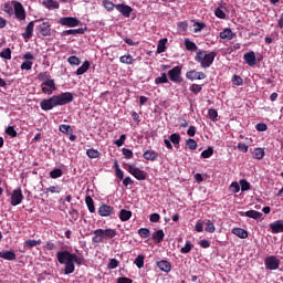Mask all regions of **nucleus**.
<instances>
[{
	"label": "nucleus",
	"mask_w": 283,
	"mask_h": 283,
	"mask_svg": "<svg viewBox=\"0 0 283 283\" xmlns=\"http://www.w3.org/2000/svg\"><path fill=\"white\" fill-rule=\"evenodd\" d=\"M57 262L60 264H64V275H72L77 266H82L83 258L76 255V253H72L67 250L60 251L56 253Z\"/></svg>",
	"instance_id": "nucleus-1"
},
{
	"label": "nucleus",
	"mask_w": 283,
	"mask_h": 283,
	"mask_svg": "<svg viewBox=\"0 0 283 283\" xmlns=\"http://www.w3.org/2000/svg\"><path fill=\"white\" fill-rule=\"evenodd\" d=\"M72 101H74V94L65 92L60 95H53L46 99H42L40 102V107L43 109V112H50L51 109H54V107L70 105Z\"/></svg>",
	"instance_id": "nucleus-2"
},
{
	"label": "nucleus",
	"mask_w": 283,
	"mask_h": 283,
	"mask_svg": "<svg viewBox=\"0 0 283 283\" xmlns=\"http://www.w3.org/2000/svg\"><path fill=\"white\" fill-rule=\"evenodd\" d=\"M216 56H218V53L216 51L209 52L206 50H199L196 53L195 61L196 63H199L203 70H207L210 65H213Z\"/></svg>",
	"instance_id": "nucleus-3"
},
{
	"label": "nucleus",
	"mask_w": 283,
	"mask_h": 283,
	"mask_svg": "<svg viewBox=\"0 0 283 283\" xmlns=\"http://www.w3.org/2000/svg\"><path fill=\"white\" fill-rule=\"evenodd\" d=\"M39 81H42L41 83V90L43 94H46L48 96H52L54 92H56V82L52 80V75L48 73H40L38 75Z\"/></svg>",
	"instance_id": "nucleus-4"
},
{
	"label": "nucleus",
	"mask_w": 283,
	"mask_h": 283,
	"mask_svg": "<svg viewBox=\"0 0 283 283\" xmlns=\"http://www.w3.org/2000/svg\"><path fill=\"white\" fill-rule=\"evenodd\" d=\"M94 237L92 238V242L95 244H101L105 242V240H113L115 235H117L116 229L107 228V229H96L94 230Z\"/></svg>",
	"instance_id": "nucleus-5"
},
{
	"label": "nucleus",
	"mask_w": 283,
	"mask_h": 283,
	"mask_svg": "<svg viewBox=\"0 0 283 283\" xmlns=\"http://www.w3.org/2000/svg\"><path fill=\"white\" fill-rule=\"evenodd\" d=\"M124 165L125 167H127L128 174L134 176L136 180H147V172H145V170H142L140 168H136L129 164H124Z\"/></svg>",
	"instance_id": "nucleus-6"
},
{
	"label": "nucleus",
	"mask_w": 283,
	"mask_h": 283,
	"mask_svg": "<svg viewBox=\"0 0 283 283\" xmlns=\"http://www.w3.org/2000/svg\"><path fill=\"white\" fill-rule=\"evenodd\" d=\"M168 76L172 83H182V67H172L170 71H168Z\"/></svg>",
	"instance_id": "nucleus-7"
},
{
	"label": "nucleus",
	"mask_w": 283,
	"mask_h": 283,
	"mask_svg": "<svg viewBox=\"0 0 283 283\" xmlns=\"http://www.w3.org/2000/svg\"><path fill=\"white\" fill-rule=\"evenodd\" d=\"M59 24L65 28H77V25H81V20L74 17H63L60 19Z\"/></svg>",
	"instance_id": "nucleus-8"
},
{
	"label": "nucleus",
	"mask_w": 283,
	"mask_h": 283,
	"mask_svg": "<svg viewBox=\"0 0 283 283\" xmlns=\"http://www.w3.org/2000/svg\"><path fill=\"white\" fill-rule=\"evenodd\" d=\"M23 190L21 188H17L11 193V205L12 207H18V205H21L23 202Z\"/></svg>",
	"instance_id": "nucleus-9"
},
{
	"label": "nucleus",
	"mask_w": 283,
	"mask_h": 283,
	"mask_svg": "<svg viewBox=\"0 0 283 283\" xmlns=\"http://www.w3.org/2000/svg\"><path fill=\"white\" fill-rule=\"evenodd\" d=\"M38 34L41 36H52V25L50 22H43L36 27Z\"/></svg>",
	"instance_id": "nucleus-10"
},
{
	"label": "nucleus",
	"mask_w": 283,
	"mask_h": 283,
	"mask_svg": "<svg viewBox=\"0 0 283 283\" xmlns=\"http://www.w3.org/2000/svg\"><path fill=\"white\" fill-rule=\"evenodd\" d=\"M14 15L18 21H25V8H23V4L21 2H14Z\"/></svg>",
	"instance_id": "nucleus-11"
},
{
	"label": "nucleus",
	"mask_w": 283,
	"mask_h": 283,
	"mask_svg": "<svg viewBox=\"0 0 283 283\" xmlns=\"http://www.w3.org/2000/svg\"><path fill=\"white\" fill-rule=\"evenodd\" d=\"M186 78H188V81H205V78H207V74H205V72L192 70L186 73Z\"/></svg>",
	"instance_id": "nucleus-12"
},
{
	"label": "nucleus",
	"mask_w": 283,
	"mask_h": 283,
	"mask_svg": "<svg viewBox=\"0 0 283 283\" xmlns=\"http://www.w3.org/2000/svg\"><path fill=\"white\" fill-rule=\"evenodd\" d=\"M265 266L270 271H277L280 269V260L277 256H268L265 258Z\"/></svg>",
	"instance_id": "nucleus-13"
},
{
	"label": "nucleus",
	"mask_w": 283,
	"mask_h": 283,
	"mask_svg": "<svg viewBox=\"0 0 283 283\" xmlns=\"http://www.w3.org/2000/svg\"><path fill=\"white\" fill-rule=\"evenodd\" d=\"M114 207L107 206L106 203H103L98 208V216L102 218H108V216H114Z\"/></svg>",
	"instance_id": "nucleus-14"
},
{
	"label": "nucleus",
	"mask_w": 283,
	"mask_h": 283,
	"mask_svg": "<svg viewBox=\"0 0 283 283\" xmlns=\"http://www.w3.org/2000/svg\"><path fill=\"white\" fill-rule=\"evenodd\" d=\"M39 22V20L31 21L28 23L25 27L24 33H22V38L24 39L25 42L30 41L32 39V34H34V23Z\"/></svg>",
	"instance_id": "nucleus-15"
},
{
	"label": "nucleus",
	"mask_w": 283,
	"mask_h": 283,
	"mask_svg": "<svg viewBox=\"0 0 283 283\" xmlns=\"http://www.w3.org/2000/svg\"><path fill=\"white\" fill-rule=\"evenodd\" d=\"M115 9L117 10V12H120V14H123V17L129 18L132 12H134V9H132V7L127 6V4H116Z\"/></svg>",
	"instance_id": "nucleus-16"
},
{
	"label": "nucleus",
	"mask_w": 283,
	"mask_h": 283,
	"mask_svg": "<svg viewBox=\"0 0 283 283\" xmlns=\"http://www.w3.org/2000/svg\"><path fill=\"white\" fill-rule=\"evenodd\" d=\"M244 63L247 65H250V67H253V65L258 64V60L255 57V52L250 51L243 55Z\"/></svg>",
	"instance_id": "nucleus-17"
},
{
	"label": "nucleus",
	"mask_w": 283,
	"mask_h": 283,
	"mask_svg": "<svg viewBox=\"0 0 283 283\" xmlns=\"http://www.w3.org/2000/svg\"><path fill=\"white\" fill-rule=\"evenodd\" d=\"M240 216H245V218H252V220H260L262 218V212L256 210H248V211H241L239 212Z\"/></svg>",
	"instance_id": "nucleus-18"
},
{
	"label": "nucleus",
	"mask_w": 283,
	"mask_h": 283,
	"mask_svg": "<svg viewBox=\"0 0 283 283\" xmlns=\"http://www.w3.org/2000/svg\"><path fill=\"white\" fill-rule=\"evenodd\" d=\"M84 32H87V28L64 30L62 32V36H67L70 34H72L73 36H76L78 34H83Z\"/></svg>",
	"instance_id": "nucleus-19"
},
{
	"label": "nucleus",
	"mask_w": 283,
	"mask_h": 283,
	"mask_svg": "<svg viewBox=\"0 0 283 283\" xmlns=\"http://www.w3.org/2000/svg\"><path fill=\"white\" fill-rule=\"evenodd\" d=\"M272 233H283V220H277L270 223Z\"/></svg>",
	"instance_id": "nucleus-20"
},
{
	"label": "nucleus",
	"mask_w": 283,
	"mask_h": 283,
	"mask_svg": "<svg viewBox=\"0 0 283 283\" xmlns=\"http://www.w3.org/2000/svg\"><path fill=\"white\" fill-rule=\"evenodd\" d=\"M0 258H2V260H8L9 262H12L17 260V253H14V250L0 252Z\"/></svg>",
	"instance_id": "nucleus-21"
},
{
	"label": "nucleus",
	"mask_w": 283,
	"mask_h": 283,
	"mask_svg": "<svg viewBox=\"0 0 283 283\" xmlns=\"http://www.w3.org/2000/svg\"><path fill=\"white\" fill-rule=\"evenodd\" d=\"M157 266L164 273H169L171 271V263L169 261H165V260L158 261Z\"/></svg>",
	"instance_id": "nucleus-22"
},
{
	"label": "nucleus",
	"mask_w": 283,
	"mask_h": 283,
	"mask_svg": "<svg viewBox=\"0 0 283 283\" xmlns=\"http://www.w3.org/2000/svg\"><path fill=\"white\" fill-rule=\"evenodd\" d=\"M143 158H145V160H150L151 163H154L155 160H158V151H156V150H146L143 154Z\"/></svg>",
	"instance_id": "nucleus-23"
},
{
	"label": "nucleus",
	"mask_w": 283,
	"mask_h": 283,
	"mask_svg": "<svg viewBox=\"0 0 283 283\" xmlns=\"http://www.w3.org/2000/svg\"><path fill=\"white\" fill-rule=\"evenodd\" d=\"M42 6H44V8L48 10H59L60 8L59 2L54 0H43Z\"/></svg>",
	"instance_id": "nucleus-24"
},
{
	"label": "nucleus",
	"mask_w": 283,
	"mask_h": 283,
	"mask_svg": "<svg viewBox=\"0 0 283 283\" xmlns=\"http://www.w3.org/2000/svg\"><path fill=\"white\" fill-rule=\"evenodd\" d=\"M232 233L233 235L241 238V240H247V238H249V232L242 228H233Z\"/></svg>",
	"instance_id": "nucleus-25"
},
{
	"label": "nucleus",
	"mask_w": 283,
	"mask_h": 283,
	"mask_svg": "<svg viewBox=\"0 0 283 283\" xmlns=\"http://www.w3.org/2000/svg\"><path fill=\"white\" fill-rule=\"evenodd\" d=\"M136 59L132 54L122 55L119 57V62H122L124 65H134V62Z\"/></svg>",
	"instance_id": "nucleus-26"
},
{
	"label": "nucleus",
	"mask_w": 283,
	"mask_h": 283,
	"mask_svg": "<svg viewBox=\"0 0 283 283\" xmlns=\"http://www.w3.org/2000/svg\"><path fill=\"white\" fill-rule=\"evenodd\" d=\"M132 216H133V213H132V211H129V210L122 209V210L119 211V220H120L122 222H127L128 220L132 219Z\"/></svg>",
	"instance_id": "nucleus-27"
},
{
	"label": "nucleus",
	"mask_w": 283,
	"mask_h": 283,
	"mask_svg": "<svg viewBox=\"0 0 283 283\" xmlns=\"http://www.w3.org/2000/svg\"><path fill=\"white\" fill-rule=\"evenodd\" d=\"M233 36H235V33H233V31L231 29H226L222 32H220V39L231 41V39H233Z\"/></svg>",
	"instance_id": "nucleus-28"
},
{
	"label": "nucleus",
	"mask_w": 283,
	"mask_h": 283,
	"mask_svg": "<svg viewBox=\"0 0 283 283\" xmlns=\"http://www.w3.org/2000/svg\"><path fill=\"white\" fill-rule=\"evenodd\" d=\"M90 70V61H85L75 72L76 76H83Z\"/></svg>",
	"instance_id": "nucleus-29"
},
{
	"label": "nucleus",
	"mask_w": 283,
	"mask_h": 283,
	"mask_svg": "<svg viewBox=\"0 0 283 283\" xmlns=\"http://www.w3.org/2000/svg\"><path fill=\"white\" fill-rule=\"evenodd\" d=\"M185 48L188 52H198V45L189 39L185 40Z\"/></svg>",
	"instance_id": "nucleus-30"
},
{
	"label": "nucleus",
	"mask_w": 283,
	"mask_h": 283,
	"mask_svg": "<svg viewBox=\"0 0 283 283\" xmlns=\"http://www.w3.org/2000/svg\"><path fill=\"white\" fill-rule=\"evenodd\" d=\"M252 156L255 160H262V158L266 156V153L264 151L263 148H255L252 153Z\"/></svg>",
	"instance_id": "nucleus-31"
},
{
	"label": "nucleus",
	"mask_w": 283,
	"mask_h": 283,
	"mask_svg": "<svg viewBox=\"0 0 283 283\" xmlns=\"http://www.w3.org/2000/svg\"><path fill=\"white\" fill-rule=\"evenodd\" d=\"M153 240L155 242H157V244H160V242H163V240H165V231L158 230V231L154 232Z\"/></svg>",
	"instance_id": "nucleus-32"
},
{
	"label": "nucleus",
	"mask_w": 283,
	"mask_h": 283,
	"mask_svg": "<svg viewBox=\"0 0 283 283\" xmlns=\"http://www.w3.org/2000/svg\"><path fill=\"white\" fill-rule=\"evenodd\" d=\"M85 203L87 206L90 213H96V207H94V199H92L90 196H86Z\"/></svg>",
	"instance_id": "nucleus-33"
},
{
	"label": "nucleus",
	"mask_w": 283,
	"mask_h": 283,
	"mask_svg": "<svg viewBox=\"0 0 283 283\" xmlns=\"http://www.w3.org/2000/svg\"><path fill=\"white\" fill-rule=\"evenodd\" d=\"M167 50V39H161L157 45V53L163 54Z\"/></svg>",
	"instance_id": "nucleus-34"
},
{
	"label": "nucleus",
	"mask_w": 283,
	"mask_h": 283,
	"mask_svg": "<svg viewBox=\"0 0 283 283\" xmlns=\"http://www.w3.org/2000/svg\"><path fill=\"white\" fill-rule=\"evenodd\" d=\"M0 57L10 61L12 59V50L10 48L4 49L0 52Z\"/></svg>",
	"instance_id": "nucleus-35"
},
{
	"label": "nucleus",
	"mask_w": 283,
	"mask_h": 283,
	"mask_svg": "<svg viewBox=\"0 0 283 283\" xmlns=\"http://www.w3.org/2000/svg\"><path fill=\"white\" fill-rule=\"evenodd\" d=\"M41 242H42L41 239L40 240L29 239L24 242V247H28V249H34V247H39Z\"/></svg>",
	"instance_id": "nucleus-36"
},
{
	"label": "nucleus",
	"mask_w": 283,
	"mask_h": 283,
	"mask_svg": "<svg viewBox=\"0 0 283 283\" xmlns=\"http://www.w3.org/2000/svg\"><path fill=\"white\" fill-rule=\"evenodd\" d=\"M63 176V169L55 168L50 171V178H53V180H56V178H61Z\"/></svg>",
	"instance_id": "nucleus-37"
},
{
	"label": "nucleus",
	"mask_w": 283,
	"mask_h": 283,
	"mask_svg": "<svg viewBox=\"0 0 283 283\" xmlns=\"http://www.w3.org/2000/svg\"><path fill=\"white\" fill-rule=\"evenodd\" d=\"M163 83H169V78L167 77V73H161V76L155 78L156 85H163Z\"/></svg>",
	"instance_id": "nucleus-38"
},
{
	"label": "nucleus",
	"mask_w": 283,
	"mask_h": 283,
	"mask_svg": "<svg viewBox=\"0 0 283 283\" xmlns=\"http://www.w3.org/2000/svg\"><path fill=\"white\" fill-rule=\"evenodd\" d=\"M7 136H10V138H17L19 136V133L14 129V126H8L6 128Z\"/></svg>",
	"instance_id": "nucleus-39"
},
{
	"label": "nucleus",
	"mask_w": 283,
	"mask_h": 283,
	"mask_svg": "<svg viewBox=\"0 0 283 283\" xmlns=\"http://www.w3.org/2000/svg\"><path fill=\"white\" fill-rule=\"evenodd\" d=\"M134 264H136L137 269H143V266H145V256L139 254L135 259Z\"/></svg>",
	"instance_id": "nucleus-40"
},
{
	"label": "nucleus",
	"mask_w": 283,
	"mask_h": 283,
	"mask_svg": "<svg viewBox=\"0 0 283 283\" xmlns=\"http://www.w3.org/2000/svg\"><path fill=\"white\" fill-rule=\"evenodd\" d=\"M60 132L62 134H74V129H72V126L66 125V124L60 125Z\"/></svg>",
	"instance_id": "nucleus-41"
},
{
	"label": "nucleus",
	"mask_w": 283,
	"mask_h": 283,
	"mask_svg": "<svg viewBox=\"0 0 283 283\" xmlns=\"http://www.w3.org/2000/svg\"><path fill=\"white\" fill-rule=\"evenodd\" d=\"M138 235H140L144 240H147L151 235V231L147 228H142L138 230Z\"/></svg>",
	"instance_id": "nucleus-42"
},
{
	"label": "nucleus",
	"mask_w": 283,
	"mask_h": 283,
	"mask_svg": "<svg viewBox=\"0 0 283 283\" xmlns=\"http://www.w3.org/2000/svg\"><path fill=\"white\" fill-rule=\"evenodd\" d=\"M205 231L207 233H216V226L211 220H207Z\"/></svg>",
	"instance_id": "nucleus-43"
},
{
	"label": "nucleus",
	"mask_w": 283,
	"mask_h": 283,
	"mask_svg": "<svg viewBox=\"0 0 283 283\" xmlns=\"http://www.w3.org/2000/svg\"><path fill=\"white\" fill-rule=\"evenodd\" d=\"M169 140L170 143H172V145H180V134L178 133H174L169 136Z\"/></svg>",
	"instance_id": "nucleus-44"
},
{
	"label": "nucleus",
	"mask_w": 283,
	"mask_h": 283,
	"mask_svg": "<svg viewBox=\"0 0 283 283\" xmlns=\"http://www.w3.org/2000/svg\"><path fill=\"white\" fill-rule=\"evenodd\" d=\"M86 156H88V158H98L101 153L94 148H90L86 150Z\"/></svg>",
	"instance_id": "nucleus-45"
},
{
	"label": "nucleus",
	"mask_w": 283,
	"mask_h": 283,
	"mask_svg": "<svg viewBox=\"0 0 283 283\" xmlns=\"http://www.w3.org/2000/svg\"><path fill=\"white\" fill-rule=\"evenodd\" d=\"M67 63H70V65H81V59L76 55H72L67 57Z\"/></svg>",
	"instance_id": "nucleus-46"
},
{
	"label": "nucleus",
	"mask_w": 283,
	"mask_h": 283,
	"mask_svg": "<svg viewBox=\"0 0 283 283\" xmlns=\"http://www.w3.org/2000/svg\"><path fill=\"white\" fill-rule=\"evenodd\" d=\"M186 145L188 149H191V150L198 149V142H196V139H191V138L187 139Z\"/></svg>",
	"instance_id": "nucleus-47"
},
{
	"label": "nucleus",
	"mask_w": 283,
	"mask_h": 283,
	"mask_svg": "<svg viewBox=\"0 0 283 283\" xmlns=\"http://www.w3.org/2000/svg\"><path fill=\"white\" fill-rule=\"evenodd\" d=\"M191 249H193V244L191 241H187L185 247L180 249V253H191Z\"/></svg>",
	"instance_id": "nucleus-48"
},
{
	"label": "nucleus",
	"mask_w": 283,
	"mask_h": 283,
	"mask_svg": "<svg viewBox=\"0 0 283 283\" xmlns=\"http://www.w3.org/2000/svg\"><path fill=\"white\" fill-rule=\"evenodd\" d=\"M103 6L104 8L108 11L112 12V10H114V8H116V4H114V2L109 1V0H104L103 1Z\"/></svg>",
	"instance_id": "nucleus-49"
},
{
	"label": "nucleus",
	"mask_w": 283,
	"mask_h": 283,
	"mask_svg": "<svg viewBox=\"0 0 283 283\" xmlns=\"http://www.w3.org/2000/svg\"><path fill=\"white\" fill-rule=\"evenodd\" d=\"M125 140H127V135L123 134L120 135L119 139H116L114 142V144L117 146V147H123L125 145Z\"/></svg>",
	"instance_id": "nucleus-50"
},
{
	"label": "nucleus",
	"mask_w": 283,
	"mask_h": 283,
	"mask_svg": "<svg viewBox=\"0 0 283 283\" xmlns=\"http://www.w3.org/2000/svg\"><path fill=\"white\" fill-rule=\"evenodd\" d=\"M208 116L210 120H218V111L216 108H209Z\"/></svg>",
	"instance_id": "nucleus-51"
},
{
	"label": "nucleus",
	"mask_w": 283,
	"mask_h": 283,
	"mask_svg": "<svg viewBox=\"0 0 283 283\" xmlns=\"http://www.w3.org/2000/svg\"><path fill=\"white\" fill-rule=\"evenodd\" d=\"M190 92H192V94H200V92H202V85H200V84H192L190 86Z\"/></svg>",
	"instance_id": "nucleus-52"
},
{
	"label": "nucleus",
	"mask_w": 283,
	"mask_h": 283,
	"mask_svg": "<svg viewBox=\"0 0 283 283\" xmlns=\"http://www.w3.org/2000/svg\"><path fill=\"white\" fill-rule=\"evenodd\" d=\"M240 185H241V191H249V189H251V184L247 181V179H242L240 181Z\"/></svg>",
	"instance_id": "nucleus-53"
},
{
	"label": "nucleus",
	"mask_w": 283,
	"mask_h": 283,
	"mask_svg": "<svg viewBox=\"0 0 283 283\" xmlns=\"http://www.w3.org/2000/svg\"><path fill=\"white\" fill-rule=\"evenodd\" d=\"M122 151H123L126 160H130V158H134V151H132V149L123 148Z\"/></svg>",
	"instance_id": "nucleus-54"
},
{
	"label": "nucleus",
	"mask_w": 283,
	"mask_h": 283,
	"mask_svg": "<svg viewBox=\"0 0 283 283\" xmlns=\"http://www.w3.org/2000/svg\"><path fill=\"white\" fill-rule=\"evenodd\" d=\"M213 156V148L209 147L208 149L201 153V158H211Z\"/></svg>",
	"instance_id": "nucleus-55"
},
{
	"label": "nucleus",
	"mask_w": 283,
	"mask_h": 283,
	"mask_svg": "<svg viewBox=\"0 0 283 283\" xmlns=\"http://www.w3.org/2000/svg\"><path fill=\"white\" fill-rule=\"evenodd\" d=\"M230 191H232V193H240V184H238V181H233L230 185Z\"/></svg>",
	"instance_id": "nucleus-56"
},
{
	"label": "nucleus",
	"mask_w": 283,
	"mask_h": 283,
	"mask_svg": "<svg viewBox=\"0 0 283 283\" xmlns=\"http://www.w3.org/2000/svg\"><path fill=\"white\" fill-rule=\"evenodd\" d=\"M195 25H196V28L193 29V32H196V33L202 32V30H205V28H207V24H205V22H196Z\"/></svg>",
	"instance_id": "nucleus-57"
},
{
	"label": "nucleus",
	"mask_w": 283,
	"mask_h": 283,
	"mask_svg": "<svg viewBox=\"0 0 283 283\" xmlns=\"http://www.w3.org/2000/svg\"><path fill=\"white\" fill-rule=\"evenodd\" d=\"M46 193H61V187L60 186H51L46 188Z\"/></svg>",
	"instance_id": "nucleus-58"
},
{
	"label": "nucleus",
	"mask_w": 283,
	"mask_h": 283,
	"mask_svg": "<svg viewBox=\"0 0 283 283\" xmlns=\"http://www.w3.org/2000/svg\"><path fill=\"white\" fill-rule=\"evenodd\" d=\"M232 83L233 85H244V80H242L239 75H233L232 76Z\"/></svg>",
	"instance_id": "nucleus-59"
},
{
	"label": "nucleus",
	"mask_w": 283,
	"mask_h": 283,
	"mask_svg": "<svg viewBox=\"0 0 283 283\" xmlns=\"http://www.w3.org/2000/svg\"><path fill=\"white\" fill-rule=\"evenodd\" d=\"M214 15L218 18V19H227V13L223 12L222 9L220 8H217L214 10Z\"/></svg>",
	"instance_id": "nucleus-60"
},
{
	"label": "nucleus",
	"mask_w": 283,
	"mask_h": 283,
	"mask_svg": "<svg viewBox=\"0 0 283 283\" xmlns=\"http://www.w3.org/2000/svg\"><path fill=\"white\" fill-rule=\"evenodd\" d=\"M195 231H197V233H202V231H205V224H202L201 220L197 221L195 226Z\"/></svg>",
	"instance_id": "nucleus-61"
},
{
	"label": "nucleus",
	"mask_w": 283,
	"mask_h": 283,
	"mask_svg": "<svg viewBox=\"0 0 283 283\" xmlns=\"http://www.w3.org/2000/svg\"><path fill=\"white\" fill-rule=\"evenodd\" d=\"M118 260L116 259H111L108 265H107V269H111V270H114V269H118Z\"/></svg>",
	"instance_id": "nucleus-62"
},
{
	"label": "nucleus",
	"mask_w": 283,
	"mask_h": 283,
	"mask_svg": "<svg viewBox=\"0 0 283 283\" xmlns=\"http://www.w3.org/2000/svg\"><path fill=\"white\" fill-rule=\"evenodd\" d=\"M21 70H27V71H30L32 70V61H24L21 66H20Z\"/></svg>",
	"instance_id": "nucleus-63"
},
{
	"label": "nucleus",
	"mask_w": 283,
	"mask_h": 283,
	"mask_svg": "<svg viewBox=\"0 0 283 283\" xmlns=\"http://www.w3.org/2000/svg\"><path fill=\"white\" fill-rule=\"evenodd\" d=\"M133 282L134 281L132 279L125 277V276L117 279V283H133Z\"/></svg>",
	"instance_id": "nucleus-64"
}]
</instances>
